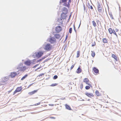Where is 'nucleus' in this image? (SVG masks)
Wrapping results in <instances>:
<instances>
[{
	"label": "nucleus",
	"instance_id": "obj_42",
	"mask_svg": "<svg viewBox=\"0 0 121 121\" xmlns=\"http://www.w3.org/2000/svg\"><path fill=\"white\" fill-rule=\"evenodd\" d=\"M110 17L112 19H114V18L113 17V16L112 15H110Z\"/></svg>",
	"mask_w": 121,
	"mask_h": 121
},
{
	"label": "nucleus",
	"instance_id": "obj_46",
	"mask_svg": "<svg viewBox=\"0 0 121 121\" xmlns=\"http://www.w3.org/2000/svg\"><path fill=\"white\" fill-rule=\"evenodd\" d=\"M67 38V35L65 37V39L66 40Z\"/></svg>",
	"mask_w": 121,
	"mask_h": 121
},
{
	"label": "nucleus",
	"instance_id": "obj_25",
	"mask_svg": "<svg viewBox=\"0 0 121 121\" xmlns=\"http://www.w3.org/2000/svg\"><path fill=\"white\" fill-rule=\"evenodd\" d=\"M93 25L94 27H95L96 26V24L95 21H93L92 22Z\"/></svg>",
	"mask_w": 121,
	"mask_h": 121
},
{
	"label": "nucleus",
	"instance_id": "obj_18",
	"mask_svg": "<svg viewBox=\"0 0 121 121\" xmlns=\"http://www.w3.org/2000/svg\"><path fill=\"white\" fill-rule=\"evenodd\" d=\"M65 106L66 108L68 110H72V109L68 105H67V104H65Z\"/></svg>",
	"mask_w": 121,
	"mask_h": 121
},
{
	"label": "nucleus",
	"instance_id": "obj_23",
	"mask_svg": "<svg viewBox=\"0 0 121 121\" xmlns=\"http://www.w3.org/2000/svg\"><path fill=\"white\" fill-rule=\"evenodd\" d=\"M95 93L96 95L98 96H100L101 95V94L98 91H95Z\"/></svg>",
	"mask_w": 121,
	"mask_h": 121
},
{
	"label": "nucleus",
	"instance_id": "obj_31",
	"mask_svg": "<svg viewBox=\"0 0 121 121\" xmlns=\"http://www.w3.org/2000/svg\"><path fill=\"white\" fill-rule=\"evenodd\" d=\"M83 84L82 83H81L79 85V87L80 89H82L83 88Z\"/></svg>",
	"mask_w": 121,
	"mask_h": 121
},
{
	"label": "nucleus",
	"instance_id": "obj_8",
	"mask_svg": "<svg viewBox=\"0 0 121 121\" xmlns=\"http://www.w3.org/2000/svg\"><path fill=\"white\" fill-rule=\"evenodd\" d=\"M56 39L54 37L51 38L49 39V42L51 43H53L56 42Z\"/></svg>",
	"mask_w": 121,
	"mask_h": 121
},
{
	"label": "nucleus",
	"instance_id": "obj_50",
	"mask_svg": "<svg viewBox=\"0 0 121 121\" xmlns=\"http://www.w3.org/2000/svg\"><path fill=\"white\" fill-rule=\"evenodd\" d=\"M68 70L69 71V69H68Z\"/></svg>",
	"mask_w": 121,
	"mask_h": 121
},
{
	"label": "nucleus",
	"instance_id": "obj_28",
	"mask_svg": "<svg viewBox=\"0 0 121 121\" xmlns=\"http://www.w3.org/2000/svg\"><path fill=\"white\" fill-rule=\"evenodd\" d=\"M28 76V75L26 74L24 75V76L22 77L21 79V80H22L25 79L27 76Z\"/></svg>",
	"mask_w": 121,
	"mask_h": 121
},
{
	"label": "nucleus",
	"instance_id": "obj_13",
	"mask_svg": "<svg viewBox=\"0 0 121 121\" xmlns=\"http://www.w3.org/2000/svg\"><path fill=\"white\" fill-rule=\"evenodd\" d=\"M85 94L87 96L90 98L93 97L94 96V95H93V94L92 93L87 92Z\"/></svg>",
	"mask_w": 121,
	"mask_h": 121
},
{
	"label": "nucleus",
	"instance_id": "obj_17",
	"mask_svg": "<svg viewBox=\"0 0 121 121\" xmlns=\"http://www.w3.org/2000/svg\"><path fill=\"white\" fill-rule=\"evenodd\" d=\"M17 75L16 72H12L10 74V76L12 78L14 77Z\"/></svg>",
	"mask_w": 121,
	"mask_h": 121
},
{
	"label": "nucleus",
	"instance_id": "obj_4",
	"mask_svg": "<svg viewBox=\"0 0 121 121\" xmlns=\"http://www.w3.org/2000/svg\"><path fill=\"white\" fill-rule=\"evenodd\" d=\"M102 6L101 4L98 3V9L99 13H101L102 11Z\"/></svg>",
	"mask_w": 121,
	"mask_h": 121
},
{
	"label": "nucleus",
	"instance_id": "obj_49",
	"mask_svg": "<svg viewBox=\"0 0 121 121\" xmlns=\"http://www.w3.org/2000/svg\"><path fill=\"white\" fill-rule=\"evenodd\" d=\"M80 24H81V23H80V25H79V26H80Z\"/></svg>",
	"mask_w": 121,
	"mask_h": 121
},
{
	"label": "nucleus",
	"instance_id": "obj_47",
	"mask_svg": "<svg viewBox=\"0 0 121 121\" xmlns=\"http://www.w3.org/2000/svg\"><path fill=\"white\" fill-rule=\"evenodd\" d=\"M49 105L50 106H53V104H49Z\"/></svg>",
	"mask_w": 121,
	"mask_h": 121
},
{
	"label": "nucleus",
	"instance_id": "obj_7",
	"mask_svg": "<svg viewBox=\"0 0 121 121\" xmlns=\"http://www.w3.org/2000/svg\"><path fill=\"white\" fill-rule=\"evenodd\" d=\"M43 54V52H39L35 53V56L39 58L41 57Z\"/></svg>",
	"mask_w": 121,
	"mask_h": 121
},
{
	"label": "nucleus",
	"instance_id": "obj_33",
	"mask_svg": "<svg viewBox=\"0 0 121 121\" xmlns=\"http://www.w3.org/2000/svg\"><path fill=\"white\" fill-rule=\"evenodd\" d=\"M75 65V64L72 65L70 68V70L72 69L74 67Z\"/></svg>",
	"mask_w": 121,
	"mask_h": 121
},
{
	"label": "nucleus",
	"instance_id": "obj_1",
	"mask_svg": "<svg viewBox=\"0 0 121 121\" xmlns=\"http://www.w3.org/2000/svg\"><path fill=\"white\" fill-rule=\"evenodd\" d=\"M43 49L47 51H50L52 49V46L49 43L44 44L43 45Z\"/></svg>",
	"mask_w": 121,
	"mask_h": 121
},
{
	"label": "nucleus",
	"instance_id": "obj_40",
	"mask_svg": "<svg viewBox=\"0 0 121 121\" xmlns=\"http://www.w3.org/2000/svg\"><path fill=\"white\" fill-rule=\"evenodd\" d=\"M39 65V64H37V65H35L33 67V68H36V67L37 66H38V65Z\"/></svg>",
	"mask_w": 121,
	"mask_h": 121
},
{
	"label": "nucleus",
	"instance_id": "obj_44",
	"mask_svg": "<svg viewBox=\"0 0 121 121\" xmlns=\"http://www.w3.org/2000/svg\"><path fill=\"white\" fill-rule=\"evenodd\" d=\"M115 31L116 32H117L118 31V29H115Z\"/></svg>",
	"mask_w": 121,
	"mask_h": 121
},
{
	"label": "nucleus",
	"instance_id": "obj_11",
	"mask_svg": "<svg viewBox=\"0 0 121 121\" xmlns=\"http://www.w3.org/2000/svg\"><path fill=\"white\" fill-rule=\"evenodd\" d=\"M24 63L25 65L29 66L31 64L32 62L31 60H28L25 61Z\"/></svg>",
	"mask_w": 121,
	"mask_h": 121
},
{
	"label": "nucleus",
	"instance_id": "obj_45",
	"mask_svg": "<svg viewBox=\"0 0 121 121\" xmlns=\"http://www.w3.org/2000/svg\"><path fill=\"white\" fill-rule=\"evenodd\" d=\"M40 68V67H39L37 69H36L35 70V71H36L37 70V69H39Z\"/></svg>",
	"mask_w": 121,
	"mask_h": 121
},
{
	"label": "nucleus",
	"instance_id": "obj_34",
	"mask_svg": "<svg viewBox=\"0 0 121 121\" xmlns=\"http://www.w3.org/2000/svg\"><path fill=\"white\" fill-rule=\"evenodd\" d=\"M72 28H70L69 30V32L70 34L72 33Z\"/></svg>",
	"mask_w": 121,
	"mask_h": 121
},
{
	"label": "nucleus",
	"instance_id": "obj_30",
	"mask_svg": "<svg viewBox=\"0 0 121 121\" xmlns=\"http://www.w3.org/2000/svg\"><path fill=\"white\" fill-rule=\"evenodd\" d=\"M57 83H54V84H52L50 86H56L57 85Z\"/></svg>",
	"mask_w": 121,
	"mask_h": 121
},
{
	"label": "nucleus",
	"instance_id": "obj_37",
	"mask_svg": "<svg viewBox=\"0 0 121 121\" xmlns=\"http://www.w3.org/2000/svg\"><path fill=\"white\" fill-rule=\"evenodd\" d=\"M44 74L43 73H42L40 74L39 75H38V76L39 77H40V76H44Z\"/></svg>",
	"mask_w": 121,
	"mask_h": 121
},
{
	"label": "nucleus",
	"instance_id": "obj_21",
	"mask_svg": "<svg viewBox=\"0 0 121 121\" xmlns=\"http://www.w3.org/2000/svg\"><path fill=\"white\" fill-rule=\"evenodd\" d=\"M66 14H65L64 13H62L61 14V17L63 19L65 18L66 17Z\"/></svg>",
	"mask_w": 121,
	"mask_h": 121
},
{
	"label": "nucleus",
	"instance_id": "obj_43",
	"mask_svg": "<svg viewBox=\"0 0 121 121\" xmlns=\"http://www.w3.org/2000/svg\"><path fill=\"white\" fill-rule=\"evenodd\" d=\"M74 29V30L75 31V32H76V29H75V26L74 25L73 26Z\"/></svg>",
	"mask_w": 121,
	"mask_h": 121
},
{
	"label": "nucleus",
	"instance_id": "obj_39",
	"mask_svg": "<svg viewBox=\"0 0 121 121\" xmlns=\"http://www.w3.org/2000/svg\"><path fill=\"white\" fill-rule=\"evenodd\" d=\"M40 103H41V102H39L37 103V104H35L34 105L36 106V105H39L40 104Z\"/></svg>",
	"mask_w": 121,
	"mask_h": 121
},
{
	"label": "nucleus",
	"instance_id": "obj_35",
	"mask_svg": "<svg viewBox=\"0 0 121 121\" xmlns=\"http://www.w3.org/2000/svg\"><path fill=\"white\" fill-rule=\"evenodd\" d=\"M58 78V76L56 75H55L53 77V79H55Z\"/></svg>",
	"mask_w": 121,
	"mask_h": 121
},
{
	"label": "nucleus",
	"instance_id": "obj_36",
	"mask_svg": "<svg viewBox=\"0 0 121 121\" xmlns=\"http://www.w3.org/2000/svg\"><path fill=\"white\" fill-rule=\"evenodd\" d=\"M96 45L95 42V41H94V42L93 43H92V47H93L95 46Z\"/></svg>",
	"mask_w": 121,
	"mask_h": 121
},
{
	"label": "nucleus",
	"instance_id": "obj_26",
	"mask_svg": "<svg viewBox=\"0 0 121 121\" xmlns=\"http://www.w3.org/2000/svg\"><path fill=\"white\" fill-rule=\"evenodd\" d=\"M80 51H78L77 52V56L76 57L78 58L80 56Z\"/></svg>",
	"mask_w": 121,
	"mask_h": 121
},
{
	"label": "nucleus",
	"instance_id": "obj_3",
	"mask_svg": "<svg viewBox=\"0 0 121 121\" xmlns=\"http://www.w3.org/2000/svg\"><path fill=\"white\" fill-rule=\"evenodd\" d=\"M17 69L20 71L24 72L26 69L27 68L26 66H22L21 65H20Z\"/></svg>",
	"mask_w": 121,
	"mask_h": 121
},
{
	"label": "nucleus",
	"instance_id": "obj_48",
	"mask_svg": "<svg viewBox=\"0 0 121 121\" xmlns=\"http://www.w3.org/2000/svg\"><path fill=\"white\" fill-rule=\"evenodd\" d=\"M2 85V84L0 83V86L1 85Z\"/></svg>",
	"mask_w": 121,
	"mask_h": 121
},
{
	"label": "nucleus",
	"instance_id": "obj_10",
	"mask_svg": "<svg viewBox=\"0 0 121 121\" xmlns=\"http://www.w3.org/2000/svg\"><path fill=\"white\" fill-rule=\"evenodd\" d=\"M62 30L61 27L60 26H57L56 28V31L57 32H60Z\"/></svg>",
	"mask_w": 121,
	"mask_h": 121
},
{
	"label": "nucleus",
	"instance_id": "obj_27",
	"mask_svg": "<svg viewBox=\"0 0 121 121\" xmlns=\"http://www.w3.org/2000/svg\"><path fill=\"white\" fill-rule=\"evenodd\" d=\"M7 79L6 78H3L2 80V82H5L7 80Z\"/></svg>",
	"mask_w": 121,
	"mask_h": 121
},
{
	"label": "nucleus",
	"instance_id": "obj_20",
	"mask_svg": "<svg viewBox=\"0 0 121 121\" xmlns=\"http://www.w3.org/2000/svg\"><path fill=\"white\" fill-rule=\"evenodd\" d=\"M102 41L103 43H108V41L106 38H103Z\"/></svg>",
	"mask_w": 121,
	"mask_h": 121
},
{
	"label": "nucleus",
	"instance_id": "obj_32",
	"mask_svg": "<svg viewBox=\"0 0 121 121\" xmlns=\"http://www.w3.org/2000/svg\"><path fill=\"white\" fill-rule=\"evenodd\" d=\"M90 87L88 86H87L85 87V89L86 90L89 89L90 88Z\"/></svg>",
	"mask_w": 121,
	"mask_h": 121
},
{
	"label": "nucleus",
	"instance_id": "obj_6",
	"mask_svg": "<svg viewBox=\"0 0 121 121\" xmlns=\"http://www.w3.org/2000/svg\"><path fill=\"white\" fill-rule=\"evenodd\" d=\"M108 31L110 34H112L113 33L117 36V35L114 30H112L111 28H110L108 29Z\"/></svg>",
	"mask_w": 121,
	"mask_h": 121
},
{
	"label": "nucleus",
	"instance_id": "obj_22",
	"mask_svg": "<svg viewBox=\"0 0 121 121\" xmlns=\"http://www.w3.org/2000/svg\"><path fill=\"white\" fill-rule=\"evenodd\" d=\"M55 37L57 39H60V36L59 34H56L55 35Z\"/></svg>",
	"mask_w": 121,
	"mask_h": 121
},
{
	"label": "nucleus",
	"instance_id": "obj_41",
	"mask_svg": "<svg viewBox=\"0 0 121 121\" xmlns=\"http://www.w3.org/2000/svg\"><path fill=\"white\" fill-rule=\"evenodd\" d=\"M96 22H97V24L98 25V23L99 22V23L100 24H101V23L100 22L99 20H97V21H96Z\"/></svg>",
	"mask_w": 121,
	"mask_h": 121
},
{
	"label": "nucleus",
	"instance_id": "obj_12",
	"mask_svg": "<svg viewBox=\"0 0 121 121\" xmlns=\"http://www.w3.org/2000/svg\"><path fill=\"white\" fill-rule=\"evenodd\" d=\"M93 69L94 72L95 74H97V73H99V70L96 68L95 67H93Z\"/></svg>",
	"mask_w": 121,
	"mask_h": 121
},
{
	"label": "nucleus",
	"instance_id": "obj_38",
	"mask_svg": "<svg viewBox=\"0 0 121 121\" xmlns=\"http://www.w3.org/2000/svg\"><path fill=\"white\" fill-rule=\"evenodd\" d=\"M88 7L90 9H93V7L92 6L89 5V6H88Z\"/></svg>",
	"mask_w": 121,
	"mask_h": 121
},
{
	"label": "nucleus",
	"instance_id": "obj_16",
	"mask_svg": "<svg viewBox=\"0 0 121 121\" xmlns=\"http://www.w3.org/2000/svg\"><path fill=\"white\" fill-rule=\"evenodd\" d=\"M82 71V69L80 68V67L79 66L77 69L76 71V72L77 73H79L81 72Z\"/></svg>",
	"mask_w": 121,
	"mask_h": 121
},
{
	"label": "nucleus",
	"instance_id": "obj_5",
	"mask_svg": "<svg viewBox=\"0 0 121 121\" xmlns=\"http://www.w3.org/2000/svg\"><path fill=\"white\" fill-rule=\"evenodd\" d=\"M22 89V86L17 87L16 88V89L15 90V91L13 93V95H14L16 93L20 92V91H21Z\"/></svg>",
	"mask_w": 121,
	"mask_h": 121
},
{
	"label": "nucleus",
	"instance_id": "obj_15",
	"mask_svg": "<svg viewBox=\"0 0 121 121\" xmlns=\"http://www.w3.org/2000/svg\"><path fill=\"white\" fill-rule=\"evenodd\" d=\"M38 90H34V91L28 93V94L30 95H31L37 92Z\"/></svg>",
	"mask_w": 121,
	"mask_h": 121
},
{
	"label": "nucleus",
	"instance_id": "obj_2",
	"mask_svg": "<svg viewBox=\"0 0 121 121\" xmlns=\"http://www.w3.org/2000/svg\"><path fill=\"white\" fill-rule=\"evenodd\" d=\"M67 0H62V2L64 3L63 5L65 6L69 7L70 3L71 2V0H69L68 2H67Z\"/></svg>",
	"mask_w": 121,
	"mask_h": 121
},
{
	"label": "nucleus",
	"instance_id": "obj_29",
	"mask_svg": "<svg viewBox=\"0 0 121 121\" xmlns=\"http://www.w3.org/2000/svg\"><path fill=\"white\" fill-rule=\"evenodd\" d=\"M91 52V55L93 57H94L95 55V52L94 51H92Z\"/></svg>",
	"mask_w": 121,
	"mask_h": 121
},
{
	"label": "nucleus",
	"instance_id": "obj_9",
	"mask_svg": "<svg viewBox=\"0 0 121 121\" xmlns=\"http://www.w3.org/2000/svg\"><path fill=\"white\" fill-rule=\"evenodd\" d=\"M83 82H85L86 84L91 86V84L89 83V81L88 79L87 78H85L83 79Z\"/></svg>",
	"mask_w": 121,
	"mask_h": 121
},
{
	"label": "nucleus",
	"instance_id": "obj_14",
	"mask_svg": "<svg viewBox=\"0 0 121 121\" xmlns=\"http://www.w3.org/2000/svg\"><path fill=\"white\" fill-rule=\"evenodd\" d=\"M62 11L63 13L65 14H66L68 12L67 9L65 7H64L62 8Z\"/></svg>",
	"mask_w": 121,
	"mask_h": 121
},
{
	"label": "nucleus",
	"instance_id": "obj_24",
	"mask_svg": "<svg viewBox=\"0 0 121 121\" xmlns=\"http://www.w3.org/2000/svg\"><path fill=\"white\" fill-rule=\"evenodd\" d=\"M112 57L115 60H117V56L114 54H112Z\"/></svg>",
	"mask_w": 121,
	"mask_h": 121
},
{
	"label": "nucleus",
	"instance_id": "obj_19",
	"mask_svg": "<svg viewBox=\"0 0 121 121\" xmlns=\"http://www.w3.org/2000/svg\"><path fill=\"white\" fill-rule=\"evenodd\" d=\"M63 19L61 17L58 18V21L60 23H62L63 21Z\"/></svg>",
	"mask_w": 121,
	"mask_h": 121
}]
</instances>
